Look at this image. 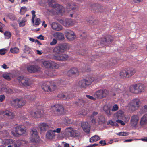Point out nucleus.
<instances>
[{
	"label": "nucleus",
	"mask_w": 147,
	"mask_h": 147,
	"mask_svg": "<svg viewBox=\"0 0 147 147\" xmlns=\"http://www.w3.org/2000/svg\"><path fill=\"white\" fill-rule=\"evenodd\" d=\"M79 74L78 69L76 67H73L71 68L67 72V75L69 76H71L73 75H77Z\"/></svg>",
	"instance_id": "nucleus-20"
},
{
	"label": "nucleus",
	"mask_w": 147,
	"mask_h": 147,
	"mask_svg": "<svg viewBox=\"0 0 147 147\" xmlns=\"http://www.w3.org/2000/svg\"><path fill=\"white\" fill-rule=\"evenodd\" d=\"M77 7L76 4L74 2H71L68 3L67 6V9H71L72 10H75Z\"/></svg>",
	"instance_id": "nucleus-31"
},
{
	"label": "nucleus",
	"mask_w": 147,
	"mask_h": 147,
	"mask_svg": "<svg viewBox=\"0 0 147 147\" xmlns=\"http://www.w3.org/2000/svg\"><path fill=\"white\" fill-rule=\"evenodd\" d=\"M67 46V45H62L57 46L54 49V51L57 53H62L66 50Z\"/></svg>",
	"instance_id": "nucleus-10"
},
{
	"label": "nucleus",
	"mask_w": 147,
	"mask_h": 147,
	"mask_svg": "<svg viewBox=\"0 0 147 147\" xmlns=\"http://www.w3.org/2000/svg\"><path fill=\"white\" fill-rule=\"evenodd\" d=\"M20 84L24 86H28L30 85V83L29 82V80L25 77L19 76L18 78Z\"/></svg>",
	"instance_id": "nucleus-9"
},
{
	"label": "nucleus",
	"mask_w": 147,
	"mask_h": 147,
	"mask_svg": "<svg viewBox=\"0 0 147 147\" xmlns=\"http://www.w3.org/2000/svg\"><path fill=\"white\" fill-rule=\"evenodd\" d=\"M86 80L87 83L88 84V85H89L94 81V79L93 77H90L88 78Z\"/></svg>",
	"instance_id": "nucleus-46"
},
{
	"label": "nucleus",
	"mask_w": 147,
	"mask_h": 147,
	"mask_svg": "<svg viewBox=\"0 0 147 147\" xmlns=\"http://www.w3.org/2000/svg\"><path fill=\"white\" fill-rule=\"evenodd\" d=\"M57 43V40L56 39H53L52 41L50 42V45L53 46L55 45Z\"/></svg>",
	"instance_id": "nucleus-56"
},
{
	"label": "nucleus",
	"mask_w": 147,
	"mask_h": 147,
	"mask_svg": "<svg viewBox=\"0 0 147 147\" xmlns=\"http://www.w3.org/2000/svg\"><path fill=\"white\" fill-rule=\"evenodd\" d=\"M116 134L119 136H126L128 135V133L127 132H121L116 133Z\"/></svg>",
	"instance_id": "nucleus-45"
},
{
	"label": "nucleus",
	"mask_w": 147,
	"mask_h": 147,
	"mask_svg": "<svg viewBox=\"0 0 147 147\" xmlns=\"http://www.w3.org/2000/svg\"><path fill=\"white\" fill-rule=\"evenodd\" d=\"M141 113H143L145 112H147V105L144 106L143 107L140 111Z\"/></svg>",
	"instance_id": "nucleus-43"
},
{
	"label": "nucleus",
	"mask_w": 147,
	"mask_h": 147,
	"mask_svg": "<svg viewBox=\"0 0 147 147\" xmlns=\"http://www.w3.org/2000/svg\"><path fill=\"white\" fill-rule=\"evenodd\" d=\"M48 2L50 7L56 8V12L57 14L62 15L65 12V10L64 7L61 5L56 4L54 0H48Z\"/></svg>",
	"instance_id": "nucleus-1"
},
{
	"label": "nucleus",
	"mask_w": 147,
	"mask_h": 147,
	"mask_svg": "<svg viewBox=\"0 0 147 147\" xmlns=\"http://www.w3.org/2000/svg\"><path fill=\"white\" fill-rule=\"evenodd\" d=\"M26 21L22 20L19 23V26L20 27H22L24 26L25 25V22Z\"/></svg>",
	"instance_id": "nucleus-59"
},
{
	"label": "nucleus",
	"mask_w": 147,
	"mask_h": 147,
	"mask_svg": "<svg viewBox=\"0 0 147 147\" xmlns=\"http://www.w3.org/2000/svg\"><path fill=\"white\" fill-rule=\"evenodd\" d=\"M54 58L55 59L58 61H65L68 59V56L67 55H58L55 56Z\"/></svg>",
	"instance_id": "nucleus-18"
},
{
	"label": "nucleus",
	"mask_w": 147,
	"mask_h": 147,
	"mask_svg": "<svg viewBox=\"0 0 147 147\" xmlns=\"http://www.w3.org/2000/svg\"><path fill=\"white\" fill-rule=\"evenodd\" d=\"M59 22L64 26L66 27L72 26L74 24V22L72 20L69 19H66L64 20H61Z\"/></svg>",
	"instance_id": "nucleus-11"
},
{
	"label": "nucleus",
	"mask_w": 147,
	"mask_h": 147,
	"mask_svg": "<svg viewBox=\"0 0 147 147\" xmlns=\"http://www.w3.org/2000/svg\"><path fill=\"white\" fill-rule=\"evenodd\" d=\"M139 120V117L137 115H134L132 116L130 121L131 125L134 127L136 126L138 124Z\"/></svg>",
	"instance_id": "nucleus-15"
},
{
	"label": "nucleus",
	"mask_w": 147,
	"mask_h": 147,
	"mask_svg": "<svg viewBox=\"0 0 147 147\" xmlns=\"http://www.w3.org/2000/svg\"><path fill=\"white\" fill-rule=\"evenodd\" d=\"M51 109L53 112H55L58 114L63 113L64 111V108L63 106L58 104H56L51 107Z\"/></svg>",
	"instance_id": "nucleus-6"
},
{
	"label": "nucleus",
	"mask_w": 147,
	"mask_h": 147,
	"mask_svg": "<svg viewBox=\"0 0 147 147\" xmlns=\"http://www.w3.org/2000/svg\"><path fill=\"white\" fill-rule=\"evenodd\" d=\"M31 136L30 137V141L32 142L38 143L40 140L39 138L38 132L36 129L32 130L30 132Z\"/></svg>",
	"instance_id": "nucleus-4"
},
{
	"label": "nucleus",
	"mask_w": 147,
	"mask_h": 147,
	"mask_svg": "<svg viewBox=\"0 0 147 147\" xmlns=\"http://www.w3.org/2000/svg\"><path fill=\"white\" fill-rule=\"evenodd\" d=\"M1 113L3 114L4 115L10 117L11 118H12L14 116V114L11 111L9 110H5L2 111Z\"/></svg>",
	"instance_id": "nucleus-22"
},
{
	"label": "nucleus",
	"mask_w": 147,
	"mask_h": 147,
	"mask_svg": "<svg viewBox=\"0 0 147 147\" xmlns=\"http://www.w3.org/2000/svg\"><path fill=\"white\" fill-rule=\"evenodd\" d=\"M136 84L130 87L129 88L130 91L133 93H138V90L137 88H136Z\"/></svg>",
	"instance_id": "nucleus-35"
},
{
	"label": "nucleus",
	"mask_w": 147,
	"mask_h": 147,
	"mask_svg": "<svg viewBox=\"0 0 147 147\" xmlns=\"http://www.w3.org/2000/svg\"><path fill=\"white\" fill-rule=\"evenodd\" d=\"M42 111L38 110L36 111H32L31 112L30 114L34 118H39L42 116Z\"/></svg>",
	"instance_id": "nucleus-16"
},
{
	"label": "nucleus",
	"mask_w": 147,
	"mask_h": 147,
	"mask_svg": "<svg viewBox=\"0 0 147 147\" xmlns=\"http://www.w3.org/2000/svg\"><path fill=\"white\" fill-rule=\"evenodd\" d=\"M61 128H57L56 129V130H53V131H54L55 133V132H57V133H59L61 132Z\"/></svg>",
	"instance_id": "nucleus-64"
},
{
	"label": "nucleus",
	"mask_w": 147,
	"mask_h": 147,
	"mask_svg": "<svg viewBox=\"0 0 147 147\" xmlns=\"http://www.w3.org/2000/svg\"><path fill=\"white\" fill-rule=\"evenodd\" d=\"M58 96L59 97H61L63 98V99L64 100L65 99H68L70 98V97L69 96H68V95H67L65 94H60Z\"/></svg>",
	"instance_id": "nucleus-44"
},
{
	"label": "nucleus",
	"mask_w": 147,
	"mask_h": 147,
	"mask_svg": "<svg viewBox=\"0 0 147 147\" xmlns=\"http://www.w3.org/2000/svg\"><path fill=\"white\" fill-rule=\"evenodd\" d=\"M26 11V8L24 6L21 7L20 13L21 14H24Z\"/></svg>",
	"instance_id": "nucleus-50"
},
{
	"label": "nucleus",
	"mask_w": 147,
	"mask_h": 147,
	"mask_svg": "<svg viewBox=\"0 0 147 147\" xmlns=\"http://www.w3.org/2000/svg\"><path fill=\"white\" fill-rule=\"evenodd\" d=\"M11 74L10 73H5L2 76L5 80L9 81L11 80Z\"/></svg>",
	"instance_id": "nucleus-36"
},
{
	"label": "nucleus",
	"mask_w": 147,
	"mask_h": 147,
	"mask_svg": "<svg viewBox=\"0 0 147 147\" xmlns=\"http://www.w3.org/2000/svg\"><path fill=\"white\" fill-rule=\"evenodd\" d=\"M6 49H0V55H4L6 53Z\"/></svg>",
	"instance_id": "nucleus-57"
},
{
	"label": "nucleus",
	"mask_w": 147,
	"mask_h": 147,
	"mask_svg": "<svg viewBox=\"0 0 147 147\" xmlns=\"http://www.w3.org/2000/svg\"><path fill=\"white\" fill-rule=\"evenodd\" d=\"M31 13L32 15V23H34V19L36 17V15L35 14V11L34 10H32L31 11Z\"/></svg>",
	"instance_id": "nucleus-51"
},
{
	"label": "nucleus",
	"mask_w": 147,
	"mask_h": 147,
	"mask_svg": "<svg viewBox=\"0 0 147 147\" xmlns=\"http://www.w3.org/2000/svg\"><path fill=\"white\" fill-rule=\"evenodd\" d=\"M81 127L83 130L87 133H88L90 131V126L87 122H83L82 123Z\"/></svg>",
	"instance_id": "nucleus-19"
},
{
	"label": "nucleus",
	"mask_w": 147,
	"mask_h": 147,
	"mask_svg": "<svg viewBox=\"0 0 147 147\" xmlns=\"http://www.w3.org/2000/svg\"><path fill=\"white\" fill-rule=\"evenodd\" d=\"M51 25L52 29L55 30L59 31L62 29L61 26L57 23H52Z\"/></svg>",
	"instance_id": "nucleus-21"
},
{
	"label": "nucleus",
	"mask_w": 147,
	"mask_h": 147,
	"mask_svg": "<svg viewBox=\"0 0 147 147\" xmlns=\"http://www.w3.org/2000/svg\"><path fill=\"white\" fill-rule=\"evenodd\" d=\"M24 47L25 48L23 50L24 52L27 54L30 53L31 51L30 48L26 45H25Z\"/></svg>",
	"instance_id": "nucleus-39"
},
{
	"label": "nucleus",
	"mask_w": 147,
	"mask_h": 147,
	"mask_svg": "<svg viewBox=\"0 0 147 147\" xmlns=\"http://www.w3.org/2000/svg\"><path fill=\"white\" fill-rule=\"evenodd\" d=\"M40 22V20L39 18H36L35 20H34V23L33 24L34 26L38 25Z\"/></svg>",
	"instance_id": "nucleus-42"
},
{
	"label": "nucleus",
	"mask_w": 147,
	"mask_h": 147,
	"mask_svg": "<svg viewBox=\"0 0 147 147\" xmlns=\"http://www.w3.org/2000/svg\"><path fill=\"white\" fill-rule=\"evenodd\" d=\"M37 38L40 39L41 40H44V37L42 35H40L39 36L37 37Z\"/></svg>",
	"instance_id": "nucleus-63"
},
{
	"label": "nucleus",
	"mask_w": 147,
	"mask_h": 147,
	"mask_svg": "<svg viewBox=\"0 0 147 147\" xmlns=\"http://www.w3.org/2000/svg\"><path fill=\"white\" fill-rule=\"evenodd\" d=\"M66 131L69 133L71 137H79L80 136V133L79 131L76 130L71 127L67 128Z\"/></svg>",
	"instance_id": "nucleus-8"
},
{
	"label": "nucleus",
	"mask_w": 147,
	"mask_h": 147,
	"mask_svg": "<svg viewBox=\"0 0 147 147\" xmlns=\"http://www.w3.org/2000/svg\"><path fill=\"white\" fill-rule=\"evenodd\" d=\"M51 61H45L43 63V65L46 68H49L50 67Z\"/></svg>",
	"instance_id": "nucleus-37"
},
{
	"label": "nucleus",
	"mask_w": 147,
	"mask_h": 147,
	"mask_svg": "<svg viewBox=\"0 0 147 147\" xmlns=\"http://www.w3.org/2000/svg\"><path fill=\"white\" fill-rule=\"evenodd\" d=\"M54 71L53 70H49L48 71H46L45 73L47 75L50 76H52L55 75V74L54 73Z\"/></svg>",
	"instance_id": "nucleus-40"
},
{
	"label": "nucleus",
	"mask_w": 147,
	"mask_h": 147,
	"mask_svg": "<svg viewBox=\"0 0 147 147\" xmlns=\"http://www.w3.org/2000/svg\"><path fill=\"white\" fill-rule=\"evenodd\" d=\"M42 87L45 91L51 92L55 90L56 88V85L52 82H46L43 84Z\"/></svg>",
	"instance_id": "nucleus-3"
},
{
	"label": "nucleus",
	"mask_w": 147,
	"mask_h": 147,
	"mask_svg": "<svg viewBox=\"0 0 147 147\" xmlns=\"http://www.w3.org/2000/svg\"><path fill=\"white\" fill-rule=\"evenodd\" d=\"M55 135L54 131L52 130H49L46 134V137L49 139H52L55 137Z\"/></svg>",
	"instance_id": "nucleus-25"
},
{
	"label": "nucleus",
	"mask_w": 147,
	"mask_h": 147,
	"mask_svg": "<svg viewBox=\"0 0 147 147\" xmlns=\"http://www.w3.org/2000/svg\"><path fill=\"white\" fill-rule=\"evenodd\" d=\"M118 109V107L117 105H115L113 106L112 109V111H115L117 110Z\"/></svg>",
	"instance_id": "nucleus-55"
},
{
	"label": "nucleus",
	"mask_w": 147,
	"mask_h": 147,
	"mask_svg": "<svg viewBox=\"0 0 147 147\" xmlns=\"http://www.w3.org/2000/svg\"><path fill=\"white\" fill-rule=\"evenodd\" d=\"M129 72L125 70H122L120 73L121 77L123 78H125L129 77Z\"/></svg>",
	"instance_id": "nucleus-30"
},
{
	"label": "nucleus",
	"mask_w": 147,
	"mask_h": 147,
	"mask_svg": "<svg viewBox=\"0 0 147 147\" xmlns=\"http://www.w3.org/2000/svg\"><path fill=\"white\" fill-rule=\"evenodd\" d=\"M98 120L99 124L100 122H103L105 121V119L104 117L102 116H100L98 117Z\"/></svg>",
	"instance_id": "nucleus-53"
},
{
	"label": "nucleus",
	"mask_w": 147,
	"mask_h": 147,
	"mask_svg": "<svg viewBox=\"0 0 147 147\" xmlns=\"http://www.w3.org/2000/svg\"><path fill=\"white\" fill-rule=\"evenodd\" d=\"M116 122L117 123H120L122 125H125V124L124 122L122 120L118 119L116 120Z\"/></svg>",
	"instance_id": "nucleus-60"
},
{
	"label": "nucleus",
	"mask_w": 147,
	"mask_h": 147,
	"mask_svg": "<svg viewBox=\"0 0 147 147\" xmlns=\"http://www.w3.org/2000/svg\"><path fill=\"white\" fill-rule=\"evenodd\" d=\"M50 69H57L59 68V65L55 62L51 61Z\"/></svg>",
	"instance_id": "nucleus-29"
},
{
	"label": "nucleus",
	"mask_w": 147,
	"mask_h": 147,
	"mask_svg": "<svg viewBox=\"0 0 147 147\" xmlns=\"http://www.w3.org/2000/svg\"><path fill=\"white\" fill-rule=\"evenodd\" d=\"M26 131V127L24 126L21 125L17 126L14 127L11 133L14 136L18 137L25 134Z\"/></svg>",
	"instance_id": "nucleus-2"
},
{
	"label": "nucleus",
	"mask_w": 147,
	"mask_h": 147,
	"mask_svg": "<svg viewBox=\"0 0 147 147\" xmlns=\"http://www.w3.org/2000/svg\"><path fill=\"white\" fill-rule=\"evenodd\" d=\"M67 38L69 41L74 40L75 38L74 33L71 30L67 31L65 32Z\"/></svg>",
	"instance_id": "nucleus-14"
},
{
	"label": "nucleus",
	"mask_w": 147,
	"mask_h": 147,
	"mask_svg": "<svg viewBox=\"0 0 147 147\" xmlns=\"http://www.w3.org/2000/svg\"><path fill=\"white\" fill-rule=\"evenodd\" d=\"M92 119L91 122L92 124L94 125H97L99 124L98 121L97 122L94 118H91Z\"/></svg>",
	"instance_id": "nucleus-49"
},
{
	"label": "nucleus",
	"mask_w": 147,
	"mask_h": 147,
	"mask_svg": "<svg viewBox=\"0 0 147 147\" xmlns=\"http://www.w3.org/2000/svg\"><path fill=\"white\" fill-rule=\"evenodd\" d=\"M78 85L81 88H86L88 86L86 82V80L85 79L80 80L78 82Z\"/></svg>",
	"instance_id": "nucleus-24"
},
{
	"label": "nucleus",
	"mask_w": 147,
	"mask_h": 147,
	"mask_svg": "<svg viewBox=\"0 0 147 147\" xmlns=\"http://www.w3.org/2000/svg\"><path fill=\"white\" fill-rule=\"evenodd\" d=\"M87 111L86 109H83L81 110L80 112V115H85L87 113Z\"/></svg>",
	"instance_id": "nucleus-54"
},
{
	"label": "nucleus",
	"mask_w": 147,
	"mask_h": 147,
	"mask_svg": "<svg viewBox=\"0 0 147 147\" xmlns=\"http://www.w3.org/2000/svg\"><path fill=\"white\" fill-rule=\"evenodd\" d=\"M140 104V100L138 99L133 100L129 104V108L134 111L138 109Z\"/></svg>",
	"instance_id": "nucleus-7"
},
{
	"label": "nucleus",
	"mask_w": 147,
	"mask_h": 147,
	"mask_svg": "<svg viewBox=\"0 0 147 147\" xmlns=\"http://www.w3.org/2000/svg\"><path fill=\"white\" fill-rule=\"evenodd\" d=\"M128 72H129V77L133 75L135 72V71L133 69H130L127 70Z\"/></svg>",
	"instance_id": "nucleus-48"
},
{
	"label": "nucleus",
	"mask_w": 147,
	"mask_h": 147,
	"mask_svg": "<svg viewBox=\"0 0 147 147\" xmlns=\"http://www.w3.org/2000/svg\"><path fill=\"white\" fill-rule=\"evenodd\" d=\"M54 37L58 40H63L64 37L63 34L61 33L56 32L53 35Z\"/></svg>",
	"instance_id": "nucleus-23"
},
{
	"label": "nucleus",
	"mask_w": 147,
	"mask_h": 147,
	"mask_svg": "<svg viewBox=\"0 0 147 147\" xmlns=\"http://www.w3.org/2000/svg\"><path fill=\"white\" fill-rule=\"evenodd\" d=\"M108 93V91L106 90H99L96 92L95 95L98 98H102L106 96Z\"/></svg>",
	"instance_id": "nucleus-12"
},
{
	"label": "nucleus",
	"mask_w": 147,
	"mask_h": 147,
	"mask_svg": "<svg viewBox=\"0 0 147 147\" xmlns=\"http://www.w3.org/2000/svg\"><path fill=\"white\" fill-rule=\"evenodd\" d=\"M4 35L5 36V38L6 39H9L11 36V34L10 32L8 31L5 32Z\"/></svg>",
	"instance_id": "nucleus-47"
},
{
	"label": "nucleus",
	"mask_w": 147,
	"mask_h": 147,
	"mask_svg": "<svg viewBox=\"0 0 147 147\" xmlns=\"http://www.w3.org/2000/svg\"><path fill=\"white\" fill-rule=\"evenodd\" d=\"M103 110L105 113L108 116L112 114V112L111 111L110 107L107 105H105L103 107Z\"/></svg>",
	"instance_id": "nucleus-32"
},
{
	"label": "nucleus",
	"mask_w": 147,
	"mask_h": 147,
	"mask_svg": "<svg viewBox=\"0 0 147 147\" xmlns=\"http://www.w3.org/2000/svg\"><path fill=\"white\" fill-rule=\"evenodd\" d=\"M108 38H109V40L107 39V38H106L105 39V41L104 42V44H106V43H107L109 42H111L112 41V37L110 36H108Z\"/></svg>",
	"instance_id": "nucleus-52"
},
{
	"label": "nucleus",
	"mask_w": 147,
	"mask_h": 147,
	"mask_svg": "<svg viewBox=\"0 0 147 147\" xmlns=\"http://www.w3.org/2000/svg\"><path fill=\"white\" fill-rule=\"evenodd\" d=\"M100 6V5L98 4H96L92 5V7L94 8V9H96L99 8Z\"/></svg>",
	"instance_id": "nucleus-58"
},
{
	"label": "nucleus",
	"mask_w": 147,
	"mask_h": 147,
	"mask_svg": "<svg viewBox=\"0 0 147 147\" xmlns=\"http://www.w3.org/2000/svg\"><path fill=\"white\" fill-rule=\"evenodd\" d=\"M39 127L41 131L46 130L49 128V126L44 123L40 124L39 125Z\"/></svg>",
	"instance_id": "nucleus-28"
},
{
	"label": "nucleus",
	"mask_w": 147,
	"mask_h": 147,
	"mask_svg": "<svg viewBox=\"0 0 147 147\" xmlns=\"http://www.w3.org/2000/svg\"><path fill=\"white\" fill-rule=\"evenodd\" d=\"M107 125L110 124L112 126H118V125L117 123L115 122H114L111 120H109L107 123Z\"/></svg>",
	"instance_id": "nucleus-41"
},
{
	"label": "nucleus",
	"mask_w": 147,
	"mask_h": 147,
	"mask_svg": "<svg viewBox=\"0 0 147 147\" xmlns=\"http://www.w3.org/2000/svg\"><path fill=\"white\" fill-rule=\"evenodd\" d=\"M147 123V115H144L141 118L140 121V125L143 126Z\"/></svg>",
	"instance_id": "nucleus-27"
},
{
	"label": "nucleus",
	"mask_w": 147,
	"mask_h": 147,
	"mask_svg": "<svg viewBox=\"0 0 147 147\" xmlns=\"http://www.w3.org/2000/svg\"><path fill=\"white\" fill-rule=\"evenodd\" d=\"M10 51L13 53H17L19 52V49L16 47H14L11 48Z\"/></svg>",
	"instance_id": "nucleus-38"
},
{
	"label": "nucleus",
	"mask_w": 147,
	"mask_h": 147,
	"mask_svg": "<svg viewBox=\"0 0 147 147\" xmlns=\"http://www.w3.org/2000/svg\"><path fill=\"white\" fill-rule=\"evenodd\" d=\"M27 69L30 73H36L39 71L40 68L37 66L32 65L27 66Z\"/></svg>",
	"instance_id": "nucleus-13"
},
{
	"label": "nucleus",
	"mask_w": 147,
	"mask_h": 147,
	"mask_svg": "<svg viewBox=\"0 0 147 147\" xmlns=\"http://www.w3.org/2000/svg\"><path fill=\"white\" fill-rule=\"evenodd\" d=\"M1 90L2 92H5L9 94H12L13 92L12 90L9 88L3 87L1 88Z\"/></svg>",
	"instance_id": "nucleus-34"
},
{
	"label": "nucleus",
	"mask_w": 147,
	"mask_h": 147,
	"mask_svg": "<svg viewBox=\"0 0 147 147\" xmlns=\"http://www.w3.org/2000/svg\"><path fill=\"white\" fill-rule=\"evenodd\" d=\"M13 102L15 105H17L18 107H21L24 105L25 103V101L23 99L17 98L14 100Z\"/></svg>",
	"instance_id": "nucleus-17"
},
{
	"label": "nucleus",
	"mask_w": 147,
	"mask_h": 147,
	"mask_svg": "<svg viewBox=\"0 0 147 147\" xmlns=\"http://www.w3.org/2000/svg\"><path fill=\"white\" fill-rule=\"evenodd\" d=\"M138 93L144 92L145 90L144 86L142 84H136Z\"/></svg>",
	"instance_id": "nucleus-26"
},
{
	"label": "nucleus",
	"mask_w": 147,
	"mask_h": 147,
	"mask_svg": "<svg viewBox=\"0 0 147 147\" xmlns=\"http://www.w3.org/2000/svg\"><path fill=\"white\" fill-rule=\"evenodd\" d=\"M100 139L98 135H95L90 139V142L91 143H93L98 140Z\"/></svg>",
	"instance_id": "nucleus-33"
},
{
	"label": "nucleus",
	"mask_w": 147,
	"mask_h": 147,
	"mask_svg": "<svg viewBox=\"0 0 147 147\" xmlns=\"http://www.w3.org/2000/svg\"><path fill=\"white\" fill-rule=\"evenodd\" d=\"M86 96L88 98L91 99V100H96V99L94 98L92 96H90L89 95H86Z\"/></svg>",
	"instance_id": "nucleus-62"
},
{
	"label": "nucleus",
	"mask_w": 147,
	"mask_h": 147,
	"mask_svg": "<svg viewBox=\"0 0 147 147\" xmlns=\"http://www.w3.org/2000/svg\"><path fill=\"white\" fill-rule=\"evenodd\" d=\"M5 96L4 95H0V101L2 102L5 99Z\"/></svg>",
	"instance_id": "nucleus-61"
},
{
	"label": "nucleus",
	"mask_w": 147,
	"mask_h": 147,
	"mask_svg": "<svg viewBox=\"0 0 147 147\" xmlns=\"http://www.w3.org/2000/svg\"><path fill=\"white\" fill-rule=\"evenodd\" d=\"M31 136L30 137V141L32 142L38 143L40 140L39 138L38 132L36 129L32 130L30 132Z\"/></svg>",
	"instance_id": "nucleus-5"
}]
</instances>
